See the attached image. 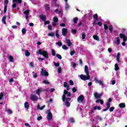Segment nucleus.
Segmentation results:
<instances>
[{
	"mask_svg": "<svg viewBox=\"0 0 127 127\" xmlns=\"http://www.w3.org/2000/svg\"><path fill=\"white\" fill-rule=\"evenodd\" d=\"M94 96L95 98L97 99L95 101V103L97 104L100 103L101 105H104V101L102 99H100V98L102 97V94L98 93V92H95L94 93Z\"/></svg>",
	"mask_w": 127,
	"mask_h": 127,
	"instance_id": "f257e3e1",
	"label": "nucleus"
},
{
	"mask_svg": "<svg viewBox=\"0 0 127 127\" xmlns=\"http://www.w3.org/2000/svg\"><path fill=\"white\" fill-rule=\"evenodd\" d=\"M36 54H40V55H43L46 59H49V57L48 56V52L46 51H43L41 49H40L38 51L36 52Z\"/></svg>",
	"mask_w": 127,
	"mask_h": 127,
	"instance_id": "f03ea898",
	"label": "nucleus"
},
{
	"mask_svg": "<svg viewBox=\"0 0 127 127\" xmlns=\"http://www.w3.org/2000/svg\"><path fill=\"white\" fill-rule=\"evenodd\" d=\"M66 95L67 97H71V92H68L67 90H64V94L63 95L62 100L63 102H64L66 100Z\"/></svg>",
	"mask_w": 127,
	"mask_h": 127,
	"instance_id": "7ed1b4c3",
	"label": "nucleus"
},
{
	"mask_svg": "<svg viewBox=\"0 0 127 127\" xmlns=\"http://www.w3.org/2000/svg\"><path fill=\"white\" fill-rule=\"evenodd\" d=\"M87 76L84 74L80 75V79L83 81H87V80H90V74H86Z\"/></svg>",
	"mask_w": 127,
	"mask_h": 127,
	"instance_id": "20e7f679",
	"label": "nucleus"
},
{
	"mask_svg": "<svg viewBox=\"0 0 127 127\" xmlns=\"http://www.w3.org/2000/svg\"><path fill=\"white\" fill-rule=\"evenodd\" d=\"M30 99L33 102H36L38 100V97L36 95L31 94L30 95Z\"/></svg>",
	"mask_w": 127,
	"mask_h": 127,
	"instance_id": "39448f33",
	"label": "nucleus"
},
{
	"mask_svg": "<svg viewBox=\"0 0 127 127\" xmlns=\"http://www.w3.org/2000/svg\"><path fill=\"white\" fill-rule=\"evenodd\" d=\"M47 90L41 88L36 90V94H37V95L38 96H40V93L42 92H47Z\"/></svg>",
	"mask_w": 127,
	"mask_h": 127,
	"instance_id": "423d86ee",
	"label": "nucleus"
},
{
	"mask_svg": "<svg viewBox=\"0 0 127 127\" xmlns=\"http://www.w3.org/2000/svg\"><path fill=\"white\" fill-rule=\"evenodd\" d=\"M41 74L42 76H45L46 77H48V76H49V73H48L47 71L44 70V69L43 68L41 69Z\"/></svg>",
	"mask_w": 127,
	"mask_h": 127,
	"instance_id": "0eeeda50",
	"label": "nucleus"
},
{
	"mask_svg": "<svg viewBox=\"0 0 127 127\" xmlns=\"http://www.w3.org/2000/svg\"><path fill=\"white\" fill-rule=\"evenodd\" d=\"M48 114L47 116V119L48 120V121H51V120L53 119V115H52V113L49 111H48Z\"/></svg>",
	"mask_w": 127,
	"mask_h": 127,
	"instance_id": "6e6552de",
	"label": "nucleus"
},
{
	"mask_svg": "<svg viewBox=\"0 0 127 127\" xmlns=\"http://www.w3.org/2000/svg\"><path fill=\"white\" fill-rule=\"evenodd\" d=\"M62 34L63 36H66L68 34V30L66 28H63L62 30Z\"/></svg>",
	"mask_w": 127,
	"mask_h": 127,
	"instance_id": "1a4fd4ad",
	"label": "nucleus"
},
{
	"mask_svg": "<svg viewBox=\"0 0 127 127\" xmlns=\"http://www.w3.org/2000/svg\"><path fill=\"white\" fill-rule=\"evenodd\" d=\"M84 101V95H80L78 98H77V102L79 104H81V103H83V101Z\"/></svg>",
	"mask_w": 127,
	"mask_h": 127,
	"instance_id": "9d476101",
	"label": "nucleus"
},
{
	"mask_svg": "<svg viewBox=\"0 0 127 127\" xmlns=\"http://www.w3.org/2000/svg\"><path fill=\"white\" fill-rule=\"evenodd\" d=\"M66 101L65 103V105L66 107H70V103L69 102V101H71V98L70 97H67L66 99Z\"/></svg>",
	"mask_w": 127,
	"mask_h": 127,
	"instance_id": "9b49d317",
	"label": "nucleus"
},
{
	"mask_svg": "<svg viewBox=\"0 0 127 127\" xmlns=\"http://www.w3.org/2000/svg\"><path fill=\"white\" fill-rule=\"evenodd\" d=\"M94 80L96 84H99L101 86H104V83H103V81L102 80H98V78L96 77L94 78Z\"/></svg>",
	"mask_w": 127,
	"mask_h": 127,
	"instance_id": "f8f14e48",
	"label": "nucleus"
},
{
	"mask_svg": "<svg viewBox=\"0 0 127 127\" xmlns=\"http://www.w3.org/2000/svg\"><path fill=\"white\" fill-rule=\"evenodd\" d=\"M66 42V44L67 45V46H68V47H70V46H71V45H73V43L72 42H71V41L69 39H65Z\"/></svg>",
	"mask_w": 127,
	"mask_h": 127,
	"instance_id": "ddd939ff",
	"label": "nucleus"
},
{
	"mask_svg": "<svg viewBox=\"0 0 127 127\" xmlns=\"http://www.w3.org/2000/svg\"><path fill=\"white\" fill-rule=\"evenodd\" d=\"M84 72L86 75H90V72H89V69H88V66L85 65L84 67Z\"/></svg>",
	"mask_w": 127,
	"mask_h": 127,
	"instance_id": "4468645a",
	"label": "nucleus"
},
{
	"mask_svg": "<svg viewBox=\"0 0 127 127\" xmlns=\"http://www.w3.org/2000/svg\"><path fill=\"white\" fill-rule=\"evenodd\" d=\"M119 108H121V109H125V108H126V103H121L119 104Z\"/></svg>",
	"mask_w": 127,
	"mask_h": 127,
	"instance_id": "2eb2a0df",
	"label": "nucleus"
},
{
	"mask_svg": "<svg viewBox=\"0 0 127 127\" xmlns=\"http://www.w3.org/2000/svg\"><path fill=\"white\" fill-rule=\"evenodd\" d=\"M39 17L43 21H45L46 20V16L44 15H40Z\"/></svg>",
	"mask_w": 127,
	"mask_h": 127,
	"instance_id": "dca6fc26",
	"label": "nucleus"
},
{
	"mask_svg": "<svg viewBox=\"0 0 127 127\" xmlns=\"http://www.w3.org/2000/svg\"><path fill=\"white\" fill-rule=\"evenodd\" d=\"M24 107H25V109H26L27 110H28L29 109V103H28V102L26 101L25 102Z\"/></svg>",
	"mask_w": 127,
	"mask_h": 127,
	"instance_id": "f3484780",
	"label": "nucleus"
},
{
	"mask_svg": "<svg viewBox=\"0 0 127 127\" xmlns=\"http://www.w3.org/2000/svg\"><path fill=\"white\" fill-rule=\"evenodd\" d=\"M96 110H98V111H101L102 110V107L98 106H95L93 108V111H96Z\"/></svg>",
	"mask_w": 127,
	"mask_h": 127,
	"instance_id": "a211bd4d",
	"label": "nucleus"
},
{
	"mask_svg": "<svg viewBox=\"0 0 127 127\" xmlns=\"http://www.w3.org/2000/svg\"><path fill=\"white\" fill-rule=\"evenodd\" d=\"M30 10L29 9L26 10L25 11H24V14L25 15H29L30 14Z\"/></svg>",
	"mask_w": 127,
	"mask_h": 127,
	"instance_id": "6ab92c4d",
	"label": "nucleus"
},
{
	"mask_svg": "<svg viewBox=\"0 0 127 127\" xmlns=\"http://www.w3.org/2000/svg\"><path fill=\"white\" fill-rule=\"evenodd\" d=\"M69 124H74L75 123V120L73 118H70L69 119Z\"/></svg>",
	"mask_w": 127,
	"mask_h": 127,
	"instance_id": "aec40b11",
	"label": "nucleus"
},
{
	"mask_svg": "<svg viewBox=\"0 0 127 127\" xmlns=\"http://www.w3.org/2000/svg\"><path fill=\"white\" fill-rule=\"evenodd\" d=\"M115 71H119V70H120V67H119V64H115Z\"/></svg>",
	"mask_w": 127,
	"mask_h": 127,
	"instance_id": "412c9836",
	"label": "nucleus"
},
{
	"mask_svg": "<svg viewBox=\"0 0 127 127\" xmlns=\"http://www.w3.org/2000/svg\"><path fill=\"white\" fill-rule=\"evenodd\" d=\"M45 8L46 10H50V7L49 6V4H46L45 5Z\"/></svg>",
	"mask_w": 127,
	"mask_h": 127,
	"instance_id": "4be33fe9",
	"label": "nucleus"
},
{
	"mask_svg": "<svg viewBox=\"0 0 127 127\" xmlns=\"http://www.w3.org/2000/svg\"><path fill=\"white\" fill-rule=\"evenodd\" d=\"M6 18V15H4L2 18V21L4 24H6V22H5V19Z\"/></svg>",
	"mask_w": 127,
	"mask_h": 127,
	"instance_id": "5701e85b",
	"label": "nucleus"
},
{
	"mask_svg": "<svg viewBox=\"0 0 127 127\" xmlns=\"http://www.w3.org/2000/svg\"><path fill=\"white\" fill-rule=\"evenodd\" d=\"M93 38L95 39V40H97V41L100 40V38H99V36H98L97 35H94Z\"/></svg>",
	"mask_w": 127,
	"mask_h": 127,
	"instance_id": "b1692460",
	"label": "nucleus"
},
{
	"mask_svg": "<svg viewBox=\"0 0 127 127\" xmlns=\"http://www.w3.org/2000/svg\"><path fill=\"white\" fill-rule=\"evenodd\" d=\"M93 19L96 21H98V14L96 13L93 15Z\"/></svg>",
	"mask_w": 127,
	"mask_h": 127,
	"instance_id": "393cba45",
	"label": "nucleus"
},
{
	"mask_svg": "<svg viewBox=\"0 0 127 127\" xmlns=\"http://www.w3.org/2000/svg\"><path fill=\"white\" fill-rule=\"evenodd\" d=\"M116 44H117V45H120V43H121V40H120V38L119 37H117L116 38Z\"/></svg>",
	"mask_w": 127,
	"mask_h": 127,
	"instance_id": "a878e982",
	"label": "nucleus"
},
{
	"mask_svg": "<svg viewBox=\"0 0 127 127\" xmlns=\"http://www.w3.org/2000/svg\"><path fill=\"white\" fill-rule=\"evenodd\" d=\"M108 29L110 30V32L112 33V32H113V29H114V27H113V26L110 25L108 26Z\"/></svg>",
	"mask_w": 127,
	"mask_h": 127,
	"instance_id": "bb28decb",
	"label": "nucleus"
},
{
	"mask_svg": "<svg viewBox=\"0 0 127 127\" xmlns=\"http://www.w3.org/2000/svg\"><path fill=\"white\" fill-rule=\"evenodd\" d=\"M9 62H12V63L14 62L13 57H12L11 56H10L9 57Z\"/></svg>",
	"mask_w": 127,
	"mask_h": 127,
	"instance_id": "cd10ccee",
	"label": "nucleus"
},
{
	"mask_svg": "<svg viewBox=\"0 0 127 127\" xmlns=\"http://www.w3.org/2000/svg\"><path fill=\"white\" fill-rule=\"evenodd\" d=\"M58 32H59L58 31V30H57L56 31V36L57 38L59 39V38H60V35L59 34Z\"/></svg>",
	"mask_w": 127,
	"mask_h": 127,
	"instance_id": "c85d7f7f",
	"label": "nucleus"
},
{
	"mask_svg": "<svg viewBox=\"0 0 127 127\" xmlns=\"http://www.w3.org/2000/svg\"><path fill=\"white\" fill-rule=\"evenodd\" d=\"M43 83H44V84H45L46 85H50V82H49V81H48L47 80H44L43 81Z\"/></svg>",
	"mask_w": 127,
	"mask_h": 127,
	"instance_id": "c756f323",
	"label": "nucleus"
},
{
	"mask_svg": "<svg viewBox=\"0 0 127 127\" xmlns=\"http://www.w3.org/2000/svg\"><path fill=\"white\" fill-rule=\"evenodd\" d=\"M5 112H7V114H8L9 115L12 114V111L10 109L6 110Z\"/></svg>",
	"mask_w": 127,
	"mask_h": 127,
	"instance_id": "7c9ffc66",
	"label": "nucleus"
},
{
	"mask_svg": "<svg viewBox=\"0 0 127 127\" xmlns=\"http://www.w3.org/2000/svg\"><path fill=\"white\" fill-rule=\"evenodd\" d=\"M4 94V93L3 92H1L0 93V100H2V98H3Z\"/></svg>",
	"mask_w": 127,
	"mask_h": 127,
	"instance_id": "2f4dec72",
	"label": "nucleus"
},
{
	"mask_svg": "<svg viewBox=\"0 0 127 127\" xmlns=\"http://www.w3.org/2000/svg\"><path fill=\"white\" fill-rule=\"evenodd\" d=\"M52 56H55L56 55V52H55L54 49H52Z\"/></svg>",
	"mask_w": 127,
	"mask_h": 127,
	"instance_id": "473e14b6",
	"label": "nucleus"
},
{
	"mask_svg": "<svg viewBox=\"0 0 127 127\" xmlns=\"http://www.w3.org/2000/svg\"><path fill=\"white\" fill-rule=\"evenodd\" d=\"M56 44L57 45H58L60 47H61V46H62V45H63L62 42L61 41H59V42H57Z\"/></svg>",
	"mask_w": 127,
	"mask_h": 127,
	"instance_id": "72a5a7b5",
	"label": "nucleus"
},
{
	"mask_svg": "<svg viewBox=\"0 0 127 127\" xmlns=\"http://www.w3.org/2000/svg\"><path fill=\"white\" fill-rule=\"evenodd\" d=\"M78 22V17H74L73 18V23L76 24Z\"/></svg>",
	"mask_w": 127,
	"mask_h": 127,
	"instance_id": "f704fd0d",
	"label": "nucleus"
},
{
	"mask_svg": "<svg viewBox=\"0 0 127 127\" xmlns=\"http://www.w3.org/2000/svg\"><path fill=\"white\" fill-rule=\"evenodd\" d=\"M6 10H7V5H5L4 6V13H6Z\"/></svg>",
	"mask_w": 127,
	"mask_h": 127,
	"instance_id": "c9c22d12",
	"label": "nucleus"
},
{
	"mask_svg": "<svg viewBox=\"0 0 127 127\" xmlns=\"http://www.w3.org/2000/svg\"><path fill=\"white\" fill-rule=\"evenodd\" d=\"M54 22H55V23L58 22V17H54Z\"/></svg>",
	"mask_w": 127,
	"mask_h": 127,
	"instance_id": "e433bc0d",
	"label": "nucleus"
},
{
	"mask_svg": "<svg viewBox=\"0 0 127 127\" xmlns=\"http://www.w3.org/2000/svg\"><path fill=\"white\" fill-rule=\"evenodd\" d=\"M61 71H62V68H61V67H58V73H59V74H61Z\"/></svg>",
	"mask_w": 127,
	"mask_h": 127,
	"instance_id": "4c0bfd02",
	"label": "nucleus"
},
{
	"mask_svg": "<svg viewBox=\"0 0 127 127\" xmlns=\"http://www.w3.org/2000/svg\"><path fill=\"white\" fill-rule=\"evenodd\" d=\"M25 56H26L27 57H28V56H30V53L29 52H28V51H27L25 54Z\"/></svg>",
	"mask_w": 127,
	"mask_h": 127,
	"instance_id": "58836bf2",
	"label": "nucleus"
},
{
	"mask_svg": "<svg viewBox=\"0 0 127 127\" xmlns=\"http://www.w3.org/2000/svg\"><path fill=\"white\" fill-rule=\"evenodd\" d=\"M106 108L108 109H110V108H111V103H106Z\"/></svg>",
	"mask_w": 127,
	"mask_h": 127,
	"instance_id": "ea45409f",
	"label": "nucleus"
},
{
	"mask_svg": "<svg viewBox=\"0 0 127 127\" xmlns=\"http://www.w3.org/2000/svg\"><path fill=\"white\" fill-rule=\"evenodd\" d=\"M62 48L63 49H64V50H67V49H68V47H67V46H66L65 45H64L62 46Z\"/></svg>",
	"mask_w": 127,
	"mask_h": 127,
	"instance_id": "a19ab883",
	"label": "nucleus"
},
{
	"mask_svg": "<svg viewBox=\"0 0 127 127\" xmlns=\"http://www.w3.org/2000/svg\"><path fill=\"white\" fill-rule=\"evenodd\" d=\"M22 34H25L26 33V29L25 28L22 29Z\"/></svg>",
	"mask_w": 127,
	"mask_h": 127,
	"instance_id": "79ce46f5",
	"label": "nucleus"
},
{
	"mask_svg": "<svg viewBox=\"0 0 127 127\" xmlns=\"http://www.w3.org/2000/svg\"><path fill=\"white\" fill-rule=\"evenodd\" d=\"M54 65L56 66V67H59V65H60V64H59V63H55L54 62Z\"/></svg>",
	"mask_w": 127,
	"mask_h": 127,
	"instance_id": "37998d69",
	"label": "nucleus"
},
{
	"mask_svg": "<svg viewBox=\"0 0 127 127\" xmlns=\"http://www.w3.org/2000/svg\"><path fill=\"white\" fill-rule=\"evenodd\" d=\"M116 61H117L118 63H121L122 62L121 58H116Z\"/></svg>",
	"mask_w": 127,
	"mask_h": 127,
	"instance_id": "c03bdc74",
	"label": "nucleus"
},
{
	"mask_svg": "<svg viewBox=\"0 0 127 127\" xmlns=\"http://www.w3.org/2000/svg\"><path fill=\"white\" fill-rule=\"evenodd\" d=\"M56 56H57V58H58L59 59H60V60L62 59V56H61L60 54H57L56 55Z\"/></svg>",
	"mask_w": 127,
	"mask_h": 127,
	"instance_id": "a18cd8bd",
	"label": "nucleus"
},
{
	"mask_svg": "<svg viewBox=\"0 0 127 127\" xmlns=\"http://www.w3.org/2000/svg\"><path fill=\"white\" fill-rule=\"evenodd\" d=\"M71 33L73 34H76L77 33V30L76 29H72L71 30Z\"/></svg>",
	"mask_w": 127,
	"mask_h": 127,
	"instance_id": "49530a36",
	"label": "nucleus"
},
{
	"mask_svg": "<svg viewBox=\"0 0 127 127\" xmlns=\"http://www.w3.org/2000/svg\"><path fill=\"white\" fill-rule=\"evenodd\" d=\"M72 93H76L77 92V88L76 87H73L72 89Z\"/></svg>",
	"mask_w": 127,
	"mask_h": 127,
	"instance_id": "de8ad7c7",
	"label": "nucleus"
},
{
	"mask_svg": "<svg viewBox=\"0 0 127 127\" xmlns=\"http://www.w3.org/2000/svg\"><path fill=\"white\" fill-rule=\"evenodd\" d=\"M69 85H70V86H73L74 85V82H73V80H70L69 81Z\"/></svg>",
	"mask_w": 127,
	"mask_h": 127,
	"instance_id": "09e8293b",
	"label": "nucleus"
},
{
	"mask_svg": "<svg viewBox=\"0 0 127 127\" xmlns=\"http://www.w3.org/2000/svg\"><path fill=\"white\" fill-rule=\"evenodd\" d=\"M114 110H115V107H111L109 109L110 112H114Z\"/></svg>",
	"mask_w": 127,
	"mask_h": 127,
	"instance_id": "8fccbe9b",
	"label": "nucleus"
},
{
	"mask_svg": "<svg viewBox=\"0 0 127 127\" xmlns=\"http://www.w3.org/2000/svg\"><path fill=\"white\" fill-rule=\"evenodd\" d=\"M48 36H51V37H53L54 36V33L53 32H51L48 34Z\"/></svg>",
	"mask_w": 127,
	"mask_h": 127,
	"instance_id": "3c124183",
	"label": "nucleus"
},
{
	"mask_svg": "<svg viewBox=\"0 0 127 127\" xmlns=\"http://www.w3.org/2000/svg\"><path fill=\"white\" fill-rule=\"evenodd\" d=\"M68 85V83H67V82H64V88H66V87H67Z\"/></svg>",
	"mask_w": 127,
	"mask_h": 127,
	"instance_id": "603ef678",
	"label": "nucleus"
},
{
	"mask_svg": "<svg viewBox=\"0 0 127 127\" xmlns=\"http://www.w3.org/2000/svg\"><path fill=\"white\" fill-rule=\"evenodd\" d=\"M126 36V35H125L123 33H120V37L121 38H123L124 37H125Z\"/></svg>",
	"mask_w": 127,
	"mask_h": 127,
	"instance_id": "864d4df0",
	"label": "nucleus"
},
{
	"mask_svg": "<svg viewBox=\"0 0 127 127\" xmlns=\"http://www.w3.org/2000/svg\"><path fill=\"white\" fill-rule=\"evenodd\" d=\"M49 23H50V21H45L44 25H47V24H49Z\"/></svg>",
	"mask_w": 127,
	"mask_h": 127,
	"instance_id": "5fc2aeb1",
	"label": "nucleus"
},
{
	"mask_svg": "<svg viewBox=\"0 0 127 127\" xmlns=\"http://www.w3.org/2000/svg\"><path fill=\"white\" fill-rule=\"evenodd\" d=\"M32 74H33V77L34 78H37V73H35L34 71L32 72Z\"/></svg>",
	"mask_w": 127,
	"mask_h": 127,
	"instance_id": "6e6d98bb",
	"label": "nucleus"
},
{
	"mask_svg": "<svg viewBox=\"0 0 127 127\" xmlns=\"http://www.w3.org/2000/svg\"><path fill=\"white\" fill-rule=\"evenodd\" d=\"M74 54H75V51H72L70 52V55H71V56H73V55H74Z\"/></svg>",
	"mask_w": 127,
	"mask_h": 127,
	"instance_id": "4d7b16f0",
	"label": "nucleus"
},
{
	"mask_svg": "<svg viewBox=\"0 0 127 127\" xmlns=\"http://www.w3.org/2000/svg\"><path fill=\"white\" fill-rule=\"evenodd\" d=\"M86 38V34L83 33L82 35V39H85Z\"/></svg>",
	"mask_w": 127,
	"mask_h": 127,
	"instance_id": "13d9d810",
	"label": "nucleus"
},
{
	"mask_svg": "<svg viewBox=\"0 0 127 127\" xmlns=\"http://www.w3.org/2000/svg\"><path fill=\"white\" fill-rule=\"evenodd\" d=\"M108 28H109V27H108V25L105 24H104V29H105V30H108Z\"/></svg>",
	"mask_w": 127,
	"mask_h": 127,
	"instance_id": "bf43d9fd",
	"label": "nucleus"
},
{
	"mask_svg": "<svg viewBox=\"0 0 127 127\" xmlns=\"http://www.w3.org/2000/svg\"><path fill=\"white\" fill-rule=\"evenodd\" d=\"M60 26H61L62 27H65L66 26V25L65 24L62 23L60 24Z\"/></svg>",
	"mask_w": 127,
	"mask_h": 127,
	"instance_id": "052dcab7",
	"label": "nucleus"
},
{
	"mask_svg": "<svg viewBox=\"0 0 127 127\" xmlns=\"http://www.w3.org/2000/svg\"><path fill=\"white\" fill-rule=\"evenodd\" d=\"M116 58H121V53H118Z\"/></svg>",
	"mask_w": 127,
	"mask_h": 127,
	"instance_id": "680f3d73",
	"label": "nucleus"
},
{
	"mask_svg": "<svg viewBox=\"0 0 127 127\" xmlns=\"http://www.w3.org/2000/svg\"><path fill=\"white\" fill-rule=\"evenodd\" d=\"M4 4H5V5H7L8 4V0H4Z\"/></svg>",
	"mask_w": 127,
	"mask_h": 127,
	"instance_id": "e2e57ef3",
	"label": "nucleus"
},
{
	"mask_svg": "<svg viewBox=\"0 0 127 127\" xmlns=\"http://www.w3.org/2000/svg\"><path fill=\"white\" fill-rule=\"evenodd\" d=\"M14 80L13 79V78L12 77L10 78V79L9 80V82L10 83H12V82H14Z\"/></svg>",
	"mask_w": 127,
	"mask_h": 127,
	"instance_id": "0e129e2a",
	"label": "nucleus"
},
{
	"mask_svg": "<svg viewBox=\"0 0 127 127\" xmlns=\"http://www.w3.org/2000/svg\"><path fill=\"white\" fill-rule=\"evenodd\" d=\"M123 39V41H124V42H126L127 40V37L126 36Z\"/></svg>",
	"mask_w": 127,
	"mask_h": 127,
	"instance_id": "69168bd1",
	"label": "nucleus"
},
{
	"mask_svg": "<svg viewBox=\"0 0 127 127\" xmlns=\"http://www.w3.org/2000/svg\"><path fill=\"white\" fill-rule=\"evenodd\" d=\"M29 65L31 67H34V64L32 62L30 63Z\"/></svg>",
	"mask_w": 127,
	"mask_h": 127,
	"instance_id": "338daca9",
	"label": "nucleus"
},
{
	"mask_svg": "<svg viewBox=\"0 0 127 127\" xmlns=\"http://www.w3.org/2000/svg\"><path fill=\"white\" fill-rule=\"evenodd\" d=\"M97 25H99V26H102V22L101 21H98L97 22Z\"/></svg>",
	"mask_w": 127,
	"mask_h": 127,
	"instance_id": "774afa93",
	"label": "nucleus"
}]
</instances>
